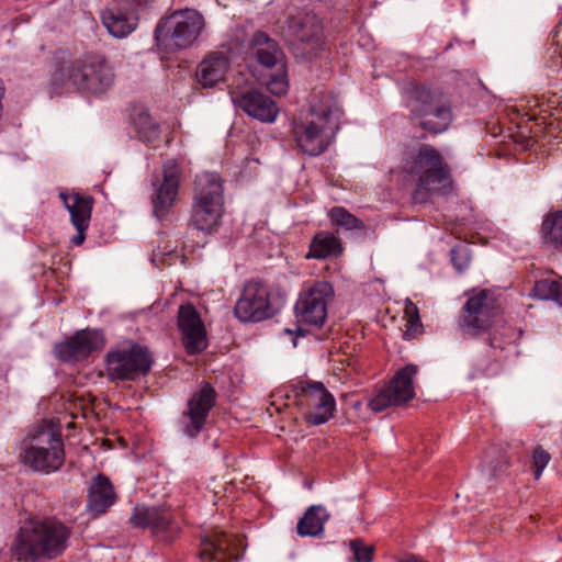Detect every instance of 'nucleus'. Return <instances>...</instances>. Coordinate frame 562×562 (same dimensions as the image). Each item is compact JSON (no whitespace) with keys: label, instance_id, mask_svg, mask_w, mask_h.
<instances>
[{"label":"nucleus","instance_id":"nucleus-42","mask_svg":"<svg viewBox=\"0 0 562 562\" xmlns=\"http://www.w3.org/2000/svg\"><path fill=\"white\" fill-rule=\"evenodd\" d=\"M424 333V326L422 324V321H408L406 324V330L404 333V337L412 339L416 338L417 336L422 335Z\"/></svg>","mask_w":562,"mask_h":562},{"label":"nucleus","instance_id":"nucleus-25","mask_svg":"<svg viewBox=\"0 0 562 562\" xmlns=\"http://www.w3.org/2000/svg\"><path fill=\"white\" fill-rule=\"evenodd\" d=\"M117 501L111 480L103 473L92 477L87 494V512L97 518L104 515Z\"/></svg>","mask_w":562,"mask_h":562},{"label":"nucleus","instance_id":"nucleus-14","mask_svg":"<svg viewBox=\"0 0 562 562\" xmlns=\"http://www.w3.org/2000/svg\"><path fill=\"white\" fill-rule=\"evenodd\" d=\"M335 291L327 281H316L303 290L294 305L297 322L303 325L322 327L327 318V305Z\"/></svg>","mask_w":562,"mask_h":562},{"label":"nucleus","instance_id":"nucleus-37","mask_svg":"<svg viewBox=\"0 0 562 562\" xmlns=\"http://www.w3.org/2000/svg\"><path fill=\"white\" fill-rule=\"evenodd\" d=\"M349 548L355 562H372L374 554L373 546H368L362 539L356 538L350 540Z\"/></svg>","mask_w":562,"mask_h":562},{"label":"nucleus","instance_id":"nucleus-28","mask_svg":"<svg viewBox=\"0 0 562 562\" xmlns=\"http://www.w3.org/2000/svg\"><path fill=\"white\" fill-rule=\"evenodd\" d=\"M344 252V246L334 233L319 231L312 237L305 259L326 260L338 258Z\"/></svg>","mask_w":562,"mask_h":562},{"label":"nucleus","instance_id":"nucleus-32","mask_svg":"<svg viewBox=\"0 0 562 562\" xmlns=\"http://www.w3.org/2000/svg\"><path fill=\"white\" fill-rule=\"evenodd\" d=\"M541 232L547 245L562 251V211L547 215L542 222Z\"/></svg>","mask_w":562,"mask_h":562},{"label":"nucleus","instance_id":"nucleus-6","mask_svg":"<svg viewBox=\"0 0 562 562\" xmlns=\"http://www.w3.org/2000/svg\"><path fill=\"white\" fill-rule=\"evenodd\" d=\"M204 26L202 14L194 9L177 10L161 18L154 32L159 50L171 53L191 46Z\"/></svg>","mask_w":562,"mask_h":562},{"label":"nucleus","instance_id":"nucleus-10","mask_svg":"<svg viewBox=\"0 0 562 562\" xmlns=\"http://www.w3.org/2000/svg\"><path fill=\"white\" fill-rule=\"evenodd\" d=\"M249 53L259 65L276 68L268 75L267 89L274 95H284L289 90L286 57L280 44L263 31H256L249 40Z\"/></svg>","mask_w":562,"mask_h":562},{"label":"nucleus","instance_id":"nucleus-29","mask_svg":"<svg viewBox=\"0 0 562 562\" xmlns=\"http://www.w3.org/2000/svg\"><path fill=\"white\" fill-rule=\"evenodd\" d=\"M11 552L18 562H35V520L33 518H29L20 527Z\"/></svg>","mask_w":562,"mask_h":562},{"label":"nucleus","instance_id":"nucleus-11","mask_svg":"<svg viewBox=\"0 0 562 562\" xmlns=\"http://www.w3.org/2000/svg\"><path fill=\"white\" fill-rule=\"evenodd\" d=\"M540 104L535 101L526 109L525 105H515L507 109L509 126L507 127L508 137L517 144L521 150L531 149L543 136L544 132L550 131L553 125L552 113L547 114V110L539 109Z\"/></svg>","mask_w":562,"mask_h":562},{"label":"nucleus","instance_id":"nucleus-13","mask_svg":"<svg viewBox=\"0 0 562 562\" xmlns=\"http://www.w3.org/2000/svg\"><path fill=\"white\" fill-rule=\"evenodd\" d=\"M279 310L280 304L269 286L260 280H250L243 288L234 314L240 322L257 323L273 317Z\"/></svg>","mask_w":562,"mask_h":562},{"label":"nucleus","instance_id":"nucleus-22","mask_svg":"<svg viewBox=\"0 0 562 562\" xmlns=\"http://www.w3.org/2000/svg\"><path fill=\"white\" fill-rule=\"evenodd\" d=\"M60 199L70 214V221L77 231L70 239L74 246H81L86 240V232L90 226L91 214L94 205L92 195L74 193H60Z\"/></svg>","mask_w":562,"mask_h":562},{"label":"nucleus","instance_id":"nucleus-24","mask_svg":"<svg viewBox=\"0 0 562 562\" xmlns=\"http://www.w3.org/2000/svg\"><path fill=\"white\" fill-rule=\"evenodd\" d=\"M200 558L203 562H235L237 549L234 538L220 530H214L201 539Z\"/></svg>","mask_w":562,"mask_h":562},{"label":"nucleus","instance_id":"nucleus-27","mask_svg":"<svg viewBox=\"0 0 562 562\" xmlns=\"http://www.w3.org/2000/svg\"><path fill=\"white\" fill-rule=\"evenodd\" d=\"M229 59L221 52L207 55L198 66L196 78L204 88L214 87L225 79Z\"/></svg>","mask_w":562,"mask_h":562},{"label":"nucleus","instance_id":"nucleus-16","mask_svg":"<svg viewBox=\"0 0 562 562\" xmlns=\"http://www.w3.org/2000/svg\"><path fill=\"white\" fill-rule=\"evenodd\" d=\"M132 528L147 529L164 542H172L180 533V527L169 508L161 506H135L128 518Z\"/></svg>","mask_w":562,"mask_h":562},{"label":"nucleus","instance_id":"nucleus-18","mask_svg":"<svg viewBox=\"0 0 562 562\" xmlns=\"http://www.w3.org/2000/svg\"><path fill=\"white\" fill-rule=\"evenodd\" d=\"M181 181V168L176 160H167L162 166L161 181H153L154 192L150 196L153 215L162 221L176 204Z\"/></svg>","mask_w":562,"mask_h":562},{"label":"nucleus","instance_id":"nucleus-8","mask_svg":"<svg viewBox=\"0 0 562 562\" xmlns=\"http://www.w3.org/2000/svg\"><path fill=\"white\" fill-rule=\"evenodd\" d=\"M288 389L286 398L293 401L308 424L323 425L334 416L336 400L324 383L300 380Z\"/></svg>","mask_w":562,"mask_h":562},{"label":"nucleus","instance_id":"nucleus-30","mask_svg":"<svg viewBox=\"0 0 562 562\" xmlns=\"http://www.w3.org/2000/svg\"><path fill=\"white\" fill-rule=\"evenodd\" d=\"M102 23L114 37L123 38L131 34L137 26L138 16L128 11L117 9L104 10L101 14Z\"/></svg>","mask_w":562,"mask_h":562},{"label":"nucleus","instance_id":"nucleus-2","mask_svg":"<svg viewBox=\"0 0 562 562\" xmlns=\"http://www.w3.org/2000/svg\"><path fill=\"white\" fill-rule=\"evenodd\" d=\"M53 64L50 82L58 93L75 90L101 95L113 86L116 77L106 56L100 53L90 52L72 58L68 50L58 49Z\"/></svg>","mask_w":562,"mask_h":562},{"label":"nucleus","instance_id":"nucleus-38","mask_svg":"<svg viewBox=\"0 0 562 562\" xmlns=\"http://www.w3.org/2000/svg\"><path fill=\"white\" fill-rule=\"evenodd\" d=\"M35 435L29 434L20 447V459L25 464L29 465L32 470L35 469Z\"/></svg>","mask_w":562,"mask_h":562},{"label":"nucleus","instance_id":"nucleus-31","mask_svg":"<svg viewBox=\"0 0 562 562\" xmlns=\"http://www.w3.org/2000/svg\"><path fill=\"white\" fill-rule=\"evenodd\" d=\"M329 514L322 505H313L299 519L296 525L297 533L301 537H317L324 532V526Z\"/></svg>","mask_w":562,"mask_h":562},{"label":"nucleus","instance_id":"nucleus-19","mask_svg":"<svg viewBox=\"0 0 562 562\" xmlns=\"http://www.w3.org/2000/svg\"><path fill=\"white\" fill-rule=\"evenodd\" d=\"M177 327L188 355H199L207 348V331L204 322L192 303L179 306Z\"/></svg>","mask_w":562,"mask_h":562},{"label":"nucleus","instance_id":"nucleus-43","mask_svg":"<svg viewBox=\"0 0 562 562\" xmlns=\"http://www.w3.org/2000/svg\"><path fill=\"white\" fill-rule=\"evenodd\" d=\"M404 316L406 321H418L420 319L419 310L415 303H413L409 299L405 301L404 307Z\"/></svg>","mask_w":562,"mask_h":562},{"label":"nucleus","instance_id":"nucleus-39","mask_svg":"<svg viewBox=\"0 0 562 562\" xmlns=\"http://www.w3.org/2000/svg\"><path fill=\"white\" fill-rule=\"evenodd\" d=\"M371 411L380 413L390 406H398L393 401V396L389 393L386 387L381 389L368 403Z\"/></svg>","mask_w":562,"mask_h":562},{"label":"nucleus","instance_id":"nucleus-26","mask_svg":"<svg viewBox=\"0 0 562 562\" xmlns=\"http://www.w3.org/2000/svg\"><path fill=\"white\" fill-rule=\"evenodd\" d=\"M418 367L414 363L398 369L391 379L387 389L397 405H405L415 397L414 379L418 374Z\"/></svg>","mask_w":562,"mask_h":562},{"label":"nucleus","instance_id":"nucleus-40","mask_svg":"<svg viewBox=\"0 0 562 562\" xmlns=\"http://www.w3.org/2000/svg\"><path fill=\"white\" fill-rule=\"evenodd\" d=\"M551 460V456L541 446H538L532 453V470L536 479H539L542 471Z\"/></svg>","mask_w":562,"mask_h":562},{"label":"nucleus","instance_id":"nucleus-20","mask_svg":"<svg viewBox=\"0 0 562 562\" xmlns=\"http://www.w3.org/2000/svg\"><path fill=\"white\" fill-rule=\"evenodd\" d=\"M71 529L57 519L37 521V561L57 559L68 548Z\"/></svg>","mask_w":562,"mask_h":562},{"label":"nucleus","instance_id":"nucleus-36","mask_svg":"<svg viewBox=\"0 0 562 562\" xmlns=\"http://www.w3.org/2000/svg\"><path fill=\"white\" fill-rule=\"evenodd\" d=\"M451 262L454 269L462 273L465 271L471 262V250L464 244H458L450 250Z\"/></svg>","mask_w":562,"mask_h":562},{"label":"nucleus","instance_id":"nucleus-35","mask_svg":"<svg viewBox=\"0 0 562 562\" xmlns=\"http://www.w3.org/2000/svg\"><path fill=\"white\" fill-rule=\"evenodd\" d=\"M535 296L541 300H552L562 305V283L554 279H540L533 286Z\"/></svg>","mask_w":562,"mask_h":562},{"label":"nucleus","instance_id":"nucleus-7","mask_svg":"<svg viewBox=\"0 0 562 562\" xmlns=\"http://www.w3.org/2000/svg\"><path fill=\"white\" fill-rule=\"evenodd\" d=\"M224 206L223 182L218 173L204 172L195 178L190 225L211 233L218 224Z\"/></svg>","mask_w":562,"mask_h":562},{"label":"nucleus","instance_id":"nucleus-4","mask_svg":"<svg viewBox=\"0 0 562 562\" xmlns=\"http://www.w3.org/2000/svg\"><path fill=\"white\" fill-rule=\"evenodd\" d=\"M340 113L333 93L321 91L318 101L311 104V117L293 122L292 134L297 148L311 157L322 155L330 145Z\"/></svg>","mask_w":562,"mask_h":562},{"label":"nucleus","instance_id":"nucleus-34","mask_svg":"<svg viewBox=\"0 0 562 562\" xmlns=\"http://www.w3.org/2000/svg\"><path fill=\"white\" fill-rule=\"evenodd\" d=\"M135 130L140 140L154 144L160 138V130L157 123L147 112H142L134 120Z\"/></svg>","mask_w":562,"mask_h":562},{"label":"nucleus","instance_id":"nucleus-3","mask_svg":"<svg viewBox=\"0 0 562 562\" xmlns=\"http://www.w3.org/2000/svg\"><path fill=\"white\" fill-rule=\"evenodd\" d=\"M401 104L413 128L426 135L445 133L453 121L451 100L439 88L416 79H406L398 86Z\"/></svg>","mask_w":562,"mask_h":562},{"label":"nucleus","instance_id":"nucleus-9","mask_svg":"<svg viewBox=\"0 0 562 562\" xmlns=\"http://www.w3.org/2000/svg\"><path fill=\"white\" fill-rule=\"evenodd\" d=\"M288 26L302 58L312 60L329 54L330 43L325 32L324 18L314 10L297 12L289 19Z\"/></svg>","mask_w":562,"mask_h":562},{"label":"nucleus","instance_id":"nucleus-21","mask_svg":"<svg viewBox=\"0 0 562 562\" xmlns=\"http://www.w3.org/2000/svg\"><path fill=\"white\" fill-rule=\"evenodd\" d=\"M66 461L65 443L59 430L37 428V473L53 474Z\"/></svg>","mask_w":562,"mask_h":562},{"label":"nucleus","instance_id":"nucleus-15","mask_svg":"<svg viewBox=\"0 0 562 562\" xmlns=\"http://www.w3.org/2000/svg\"><path fill=\"white\" fill-rule=\"evenodd\" d=\"M216 400L217 393L213 385L203 381L189 397L181 415L180 427L186 436L196 438L203 431Z\"/></svg>","mask_w":562,"mask_h":562},{"label":"nucleus","instance_id":"nucleus-33","mask_svg":"<svg viewBox=\"0 0 562 562\" xmlns=\"http://www.w3.org/2000/svg\"><path fill=\"white\" fill-rule=\"evenodd\" d=\"M328 217L333 226L346 231H362L366 228V224L344 206L331 207Z\"/></svg>","mask_w":562,"mask_h":562},{"label":"nucleus","instance_id":"nucleus-44","mask_svg":"<svg viewBox=\"0 0 562 562\" xmlns=\"http://www.w3.org/2000/svg\"><path fill=\"white\" fill-rule=\"evenodd\" d=\"M484 463L492 471L493 475H496L497 472L502 471L503 468L506 465V461L504 460L503 456H499V461L494 462V461L490 460V453H486V456L484 458Z\"/></svg>","mask_w":562,"mask_h":562},{"label":"nucleus","instance_id":"nucleus-41","mask_svg":"<svg viewBox=\"0 0 562 562\" xmlns=\"http://www.w3.org/2000/svg\"><path fill=\"white\" fill-rule=\"evenodd\" d=\"M155 0H120V4L124 11H128L133 15L139 18V14L147 12L154 4Z\"/></svg>","mask_w":562,"mask_h":562},{"label":"nucleus","instance_id":"nucleus-1","mask_svg":"<svg viewBox=\"0 0 562 562\" xmlns=\"http://www.w3.org/2000/svg\"><path fill=\"white\" fill-rule=\"evenodd\" d=\"M457 325L463 338L477 339L485 337L493 358L486 362L477 358L474 362L475 374L493 376L501 370V361L506 358L507 348L517 346L522 329L503 319V307L499 297L487 289L472 290L461 307Z\"/></svg>","mask_w":562,"mask_h":562},{"label":"nucleus","instance_id":"nucleus-17","mask_svg":"<svg viewBox=\"0 0 562 562\" xmlns=\"http://www.w3.org/2000/svg\"><path fill=\"white\" fill-rule=\"evenodd\" d=\"M102 330L85 328L75 331L64 341L55 345L54 352L61 362L77 363L87 360L94 351L104 347Z\"/></svg>","mask_w":562,"mask_h":562},{"label":"nucleus","instance_id":"nucleus-23","mask_svg":"<svg viewBox=\"0 0 562 562\" xmlns=\"http://www.w3.org/2000/svg\"><path fill=\"white\" fill-rule=\"evenodd\" d=\"M231 98L238 109L260 122L272 123L278 116L279 108L277 103L269 95L258 90L252 89L241 93L232 92Z\"/></svg>","mask_w":562,"mask_h":562},{"label":"nucleus","instance_id":"nucleus-12","mask_svg":"<svg viewBox=\"0 0 562 562\" xmlns=\"http://www.w3.org/2000/svg\"><path fill=\"white\" fill-rule=\"evenodd\" d=\"M153 363L148 349L137 342L111 349L104 357L106 379L113 383L136 381L150 371Z\"/></svg>","mask_w":562,"mask_h":562},{"label":"nucleus","instance_id":"nucleus-5","mask_svg":"<svg viewBox=\"0 0 562 562\" xmlns=\"http://www.w3.org/2000/svg\"><path fill=\"white\" fill-rule=\"evenodd\" d=\"M401 170L416 184L413 200L423 203L431 184H441L450 178V168L439 149L430 144L414 142L404 146Z\"/></svg>","mask_w":562,"mask_h":562}]
</instances>
